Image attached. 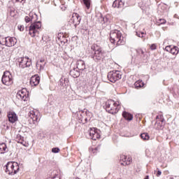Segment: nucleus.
I'll use <instances>...</instances> for the list:
<instances>
[{
    "label": "nucleus",
    "mask_w": 179,
    "mask_h": 179,
    "mask_svg": "<svg viewBox=\"0 0 179 179\" xmlns=\"http://www.w3.org/2000/svg\"><path fill=\"white\" fill-rule=\"evenodd\" d=\"M110 40L112 44H116V45H123V44H125L122 34L117 29L110 31Z\"/></svg>",
    "instance_id": "nucleus-1"
},
{
    "label": "nucleus",
    "mask_w": 179,
    "mask_h": 179,
    "mask_svg": "<svg viewBox=\"0 0 179 179\" xmlns=\"http://www.w3.org/2000/svg\"><path fill=\"white\" fill-rule=\"evenodd\" d=\"M106 110L109 114H117L120 111V103L113 100H108L106 103Z\"/></svg>",
    "instance_id": "nucleus-2"
},
{
    "label": "nucleus",
    "mask_w": 179,
    "mask_h": 179,
    "mask_svg": "<svg viewBox=\"0 0 179 179\" xmlns=\"http://www.w3.org/2000/svg\"><path fill=\"white\" fill-rule=\"evenodd\" d=\"M19 164L17 162H8L6 165V173L9 176H15L19 172Z\"/></svg>",
    "instance_id": "nucleus-3"
},
{
    "label": "nucleus",
    "mask_w": 179,
    "mask_h": 179,
    "mask_svg": "<svg viewBox=\"0 0 179 179\" xmlns=\"http://www.w3.org/2000/svg\"><path fill=\"white\" fill-rule=\"evenodd\" d=\"M92 50H93L94 53L92 55L91 57L95 61V62H99L103 59V50L101 48L97 45H94L92 46Z\"/></svg>",
    "instance_id": "nucleus-4"
},
{
    "label": "nucleus",
    "mask_w": 179,
    "mask_h": 179,
    "mask_svg": "<svg viewBox=\"0 0 179 179\" xmlns=\"http://www.w3.org/2000/svg\"><path fill=\"white\" fill-rule=\"evenodd\" d=\"M1 83L5 86H12L13 85V76L12 73L8 71H4L1 78Z\"/></svg>",
    "instance_id": "nucleus-5"
},
{
    "label": "nucleus",
    "mask_w": 179,
    "mask_h": 179,
    "mask_svg": "<svg viewBox=\"0 0 179 179\" xmlns=\"http://www.w3.org/2000/svg\"><path fill=\"white\" fill-rule=\"evenodd\" d=\"M40 29H41V22L38 21L31 24L29 29L31 36L36 37L38 34Z\"/></svg>",
    "instance_id": "nucleus-6"
},
{
    "label": "nucleus",
    "mask_w": 179,
    "mask_h": 179,
    "mask_svg": "<svg viewBox=\"0 0 179 179\" xmlns=\"http://www.w3.org/2000/svg\"><path fill=\"white\" fill-rule=\"evenodd\" d=\"M122 74L120 71L114 70L112 71H110L108 73V79L110 82L112 83H115L117 80H120L122 78Z\"/></svg>",
    "instance_id": "nucleus-7"
},
{
    "label": "nucleus",
    "mask_w": 179,
    "mask_h": 179,
    "mask_svg": "<svg viewBox=\"0 0 179 179\" xmlns=\"http://www.w3.org/2000/svg\"><path fill=\"white\" fill-rule=\"evenodd\" d=\"M17 43L15 38L13 37H6L0 38V44L1 45H6V47H13Z\"/></svg>",
    "instance_id": "nucleus-8"
},
{
    "label": "nucleus",
    "mask_w": 179,
    "mask_h": 179,
    "mask_svg": "<svg viewBox=\"0 0 179 179\" xmlns=\"http://www.w3.org/2000/svg\"><path fill=\"white\" fill-rule=\"evenodd\" d=\"M17 62L20 68L24 69V68H29L31 65V60L29 57H19Z\"/></svg>",
    "instance_id": "nucleus-9"
},
{
    "label": "nucleus",
    "mask_w": 179,
    "mask_h": 179,
    "mask_svg": "<svg viewBox=\"0 0 179 179\" xmlns=\"http://www.w3.org/2000/svg\"><path fill=\"white\" fill-rule=\"evenodd\" d=\"M17 97L19 100H22L23 101H27L29 100V92L26 88H23L17 93Z\"/></svg>",
    "instance_id": "nucleus-10"
},
{
    "label": "nucleus",
    "mask_w": 179,
    "mask_h": 179,
    "mask_svg": "<svg viewBox=\"0 0 179 179\" xmlns=\"http://www.w3.org/2000/svg\"><path fill=\"white\" fill-rule=\"evenodd\" d=\"M136 58L137 61H145L148 59V55L142 49H138L136 50Z\"/></svg>",
    "instance_id": "nucleus-11"
},
{
    "label": "nucleus",
    "mask_w": 179,
    "mask_h": 179,
    "mask_svg": "<svg viewBox=\"0 0 179 179\" xmlns=\"http://www.w3.org/2000/svg\"><path fill=\"white\" fill-rule=\"evenodd\" d=\"M28 115L33 120V122H37L40 120L41 118L40 113H38L37 110H30L28 113Z\"/></svg>",
    "instance_id": "nucleus-12"
},
{
    "label": "nucleus",
    "mask_w": 179,
    "mask_h": 179,
    "mask_svg": "<svg viewBox=\"0 0 179 179\" xmlns=\"http://www.w3.org/2000/svg\"><path fill=\"white\" fill-rule=\"evenodd\" d=\"M157 122L155 123V127L157 129H163V122H164V118L163 115H158L156 117Z\"/></svg>",
    "instance_id": "nucleus-13"
},
{
    "label": "nucleus",
    "mask_w": 179,
    "mask_h": 179,
    "mask_svg": "<svg viewBox=\"0 0 179 179\" xmlns=\"http://www.w3.org/2000/svg\"><path fill=\"white\" fill-rule=\"evenodd\" d=\"M8 121L11 122V124H15V122L17 120V115L15 112L10 111L8 113Z\"/></svg>",
    "instance_id": "nucleus-14"
},
{
    "label": "nucleus",
    "mask_w": 179,
    "mask_h": 179,
    "mask_svg": "<svg viewBox=\"0 0 179 179\" xmlns=\"http://www.w3.org/2000/svg\"><path fill=\"white\" fill-rule=\"evenodd\" d=\"M40 83V77L37 75L33 76L30 80L31 86H37Z\"/></svg>",
    "instance_id": "nucleus-15"
},
{
    "label": "nucleus",
    "mask_w": 179,
    "mask_h": 179,
    "mask_svg": "<svg viewBox=\"0 0 179 179\" xmlns=\"http://www.w3.org/2000/svg\"><path fill=\"white\" fill-rule=\"evenodd\" d=\"M76 65L78 71H85L86 69V64L83 60H78Z\"/></svg>",
    "instance_id": "nucleus-16"
},
{
    "label": "nucleus",
    "mask_w": 179,
    "mask_h": 179,
    "mask_svg": "<svg viewBox=\"0 0 179 179\" xmlns=\"http://www.w3.org/2000/svg\"><path fill=\"white\" fill-rule=\"evenodd\" d=\"M124 5V3L122 1V0H115L113 3V8H117V9H120L121 8H123Z\"/></svg>",
    "instance_id": "nucleus-17"
},
{
    "label": "nucleus",
    "mask_w": 179,
    "mask_h": 179,
    "mask_svg": "<svg viewBox=\"0 0 179 179\" xmlns=\"http://www.w3.org/2000/svg\"><path fill=\"white\" fill-rule=\"evenodd\" d=\"M70 75L73 78H78L80 75V73L79 72L78 69H73L70 71Z\"/></svg>",
    "instance_id": "nucleus-18"
},
{
    "label": "nucleus",
    "mask_w": 179,
    "mask_h": 179,
    "mask_svg": "<svg viewBox=\"0 0 179 179\" xmlns=\"http://www.w3.org/2000/svg\"><path fill=\"white\" fill-rule=\"evenodd\" d=\"M24 138L20 134H17L15 138L16 142L17 143H21L23 146H26V142L24 140Z\"/></svg>",
    "instance_id": "nucleus-19"
},
{
    "label": "nucleus",
    "mask_w": 179,
    "mask_h": 179,
    "mask_svg": "<svg viewBox=\"0 0 179 179\" xmlns=\"http://www.w3.org/2000/svg\"><path fill=\"white\" fill-rule=\"evenodd\" d=\"M122 117H124L127 121H132L134 116L126 111L122 113Z\"/></svg>",
    "instance_id": "nucleus-20"
},
{
    "label": "nucleus",
    "mask_w": 179,
    "mask_h": 179,
    "mask_svg": "<svg viewBox=\"0 0 179 179\" xmlns=\"http://www.w3.org/2000/svg\"><path fill=\"white\" fill-rule=\"evenodd\" d=\"M8 152V147L5 143L0 144V153L2 155Z\"/></svg>",
    "instance_id": "nucleus-21"
},
{
    "label": "nucleus",
    "mask_w": 179,
    "mask_h": 179,
    "mask_svg": "<svg viewBox=\"0 0 179 179\" xmlns=\"http://www.w3.org/2000/svg\"><path fill=\"white\" fill-rule=\"evenodd\" d=\"M120 160H121L122 162H123V163H122V162L120 163V164H122L123 166H125V164H126V165L129 164V162H131V159H129V162L127 161V156H125V155H122V156L120 157Z\"/></svg>",
    "instance_id": "nucleus-22"
},
{
    "label": "nucleus",
    "mask_w": 179,
    "mask_h": 179,
    "mask_svg": "<svg viewBox=\"0 0 179 179\" xmlns=\"http://www.w3.org/2000/svg\"><path fill=\"white\" fill-rule=\"evenodd\" d=\"M97 132H99V130L96 128H91L89 131L90 138H92Z\"/></svg>",
    "instance_id": "nucleus-23"
},
{
    "label": "nucleus",
    "mask_w": 179,
    "mask_h": 179,
    "mask_svg": "<svg viewBox=\"0 0 179 179\" xmlns=\"http://www.w3.org/2000/svg\"><path fill=\"white\" fill-rule=\"evenodd\" d=\"M60 86L65 87V86H68V79L66 78H61L60 80Z\"/></svg>",
    "instance_id": "nucleus-24"
},
{
    "label": "nucleus",
    "mask_w": 179,
    "mask_h": 179,
    "mask_svg": "<svg viewBox=\"0 0 179 179\" xmlns=\"http://www.w3.org/2000/svg\"><path fill=\"white\" fill-rule=\"evenodd\" d=\"M178 47L172 46V49L171 50V54H173V55H177V54H178Z\"/></svg>",
    "instance_id": "nucleus-25"
},
{
    "label": "nucleus",
    "mask_w": 179,
    "mask_h": 179,
    "mask_svg": "<svg viewBox=\"0 0 179 179\" xmlns=\"http://www.w3.org/2000/svg\"><path fill=\"white\" fill-rule=\"evenodd\" d=\"M141 139L143 141H149V134L148 133H143L141 134Z\"/></svg>",
    "instance_id": "nucleus-26"
},
{
    "label": "nucleus",
    "mask_w": 179,
    "mask_h": 179,
    "mask_svg": "<svg viewBox=\"0 0 179 179\" xmlns=\"http://www.w3.org/2000/svg\"><path fill=\"white\" fill-rule=\"evenodd\" d=\"M91 139H92V141L100 139V134H99V131H96V134H94V136L91 137Z\"/></svg>",
    "instance_id": "nucleus-27"
},
{
    "label": "nucleus",
    "mask_w": 179,
    "mask_h": 179,
    "mask_svg": "<svg viewBox=\"0 0 179 179\" xmlns=\"http://www.w3.org/2000/svg\"><path fill=\"white\" fill-rule=\"evenodd\" d=\"M87 9H90V0H83Z\"/></svg>",
    "instance_id": "nucleus-28"
},
{
    "label": "nucleus",
    "mask_w": 179,
    "mask_h": 179,
    "mask_svg": "<svg viewBox=\"0 0 179 179\" xmlns=\"http://www.w3.org/2000/svg\"><path fill=\"white\" fill-rule=\"evenodd\" d=\"M166 22V21L164 19H158L157 20V23L159 26H160V24H165Z\"/></svg>",
    "instance_id": "nucleus-29"
},
{
    "label": "nucleus",
    "mask_w": 179,
    "mask_h": 179,
    "mask_svg": "<svg viewBox=\"0 0 179 179\" xmlns=\"http://www.w3.org/2000/svg\"><path fill=\"white\" fill-rule=\"evenodd\" d=\"M135 85L136 86V87H143L144 84L142 81H137L136 82Z\"/></svg>",
    "instance_id": "nucleus-30"
},
{
    "label": "nucleus",
    "mask_w": 179,
    "mask_h": 179,
    "mask_svg": "<svg viewBox=\"0 0 179 179\" xmlns=\"http://www.w3.org/2000/svg\"><path fill=\"white\" fill-rule=\"evenodd\" d=\"M73 17H76V19H77L78 23H80V20H82V18L80 17V16L79 15V14H78V13L73 14Z\"/></svg>",
    "instance_id": "nucleus-31"
},
{
    "label": "nucleus",
    "mask_w": 179,
    "mask_h": 179,
    "mask_svg": "<svg viewBox=\"0 0 179 179\" xmlns=\"http://www.w3.org/2000/svg\"><path fill=\"white\" fill-rule=\"evenodd\" d=\"M36 68L38 69V71L44 69V66H43V65H41L40 63H36Z\"/></svg>",
    "instance_id": "nucleus-32"
},
{
    "label": "nucleus",
    "mask_w": 179,
    "mask_h": 179,
    "mask_svg": "<svg viewBox=\"0 0 179 179\" xmlns=\"http://www.w3.org/2000/svg\"><path fill=\"white\" fill-rule=\"evenodd\" d=\"M29 19H31V21L34 19V17H37V15L36 14H33V13H30L29 15Z\"/></svg>",
    "instance_id": "nucleus-33"
},
{
    "label": "nucleus",
    "mask_w": 179,
    "mask_h": 179,
    "mask_svg": "<svg viewBox=\"0 0 179 179\" xmlns=\"http://www.w3.org/2000/svg\"><path fill=\"white\" fill-rule=\"evenodd\" d=\"M52 153H59V148H53L52 149Z\"/></svg>",
    "instance_id": "nucleus-34"
},
{
    "label": "nucleus",
    "mask_w": 179,
    "mask_h": 179,
    "mask_svg": "<svg viewBox=\"0 0 179 179\" xmlns=\"http://www.w3.org/2000/svg\"><path fill=\"white\" fill-rule=\"evenodd\" d=\"M173 48V46L169 45L165 48V50L168 52H171V49Z\"/></svg>",
    "instance_id": "nucleus-35"
},
{
    "label": "nucleus",
    "mask_w": 179,
    "mask_h": 179,
    "mask_svg": "<svg viewBox=\"0 0 179 179\" xmlns=\"http://www.w3.org/2000/svg\"><path fill=\"white\" fill-rule=\"evenodd\" d=\"M144 34H145V33H143V32H136V36L138 37H141V38H143Z\"/></svg>",
    "instance_id": "nucleus-36"
},
{
    "label": "nucleus",
    "mask_w": 179,
    "mask_h": 179,
    "mask_svg": "<svg viewBox=\"0 0 179 179\" xmlns=\"http://www.w3.org/2000/svg\"><path fill=\"white\" fill-rule=\"evenodd\" d=\"M24 20H25L26 23H29V22H31V20L30 19L29 16H26L24 18Z\"/></svg>",
    "instance_id": "nucleus-37"
},
{
    "label": "nucleus",
    "mask_w": 179,
    "mask_h": 179,
    "mask_svg": "<svg viewBox=\"0 0 179 179\" xmlns=\"http://www.w3.org/2000/svg\"><path fill=\"white\" fill-rule=\"evenodd\" d=\"M18 29L20 30V31H23V30H24V26L18 25Z\"/></svg>",
    "instance_id": "nucleus-38"
},
{
    "label": "nucleus",
    "mask_w": 179,
    "mask_h": 179,
    "mask_svg": "<svg viewBox=\"0 0 179 179\" xmlns=\"http://www.w3.org/2000/svg\"><path fill=\"white\" fill-rule=\"evenodd\" d=\"M157 48V46L156 45V44H152L150 45V50H156Z\"/></svg>",
    "instance_id": "nucleus-39"
},
{
    "label": "nucleus",
    "mask_w": 179,
    "mask_h": 179,
    "mask_svg": "<svg viewBox=\"0 0 179 179\" xmlns=\"http://www.w3.org/2000/svg\"><path fill=\"white\" fill-rule=\"evenodd\" d=\"M103 23H108V17H104L103 18Z\"/></svg>",
    "instance_id": "nucleus-40"
},
{
    "label": "nucleus",
    "mask_w": 179,
    "mask_h": 179,
    "mask_svg": "<svg viewBox=\"0 0 179 179\" xmlns=\"http://www.w3.org/2000/svg\"><path fill=\"white\" fill-rule=\"evenodd\" d=\"M157 177L162 176V171H158L157 173Z\"/></svg>",
    "instance_id": "nucleus-41"
},
{
    "label": "nucleus",
    "mask_w": 179,
    "mask_h": 179,
    "mask_svg": "<svg viewBox=\"0 0 179 179\" xmlns=\"http://www.w3.org/2000/svg\"><path fill=\"white\" fill-rule=\"evenodd\" d=\"M17 169H16V166H14V168H13V171H16Z\"/></svg>",
    "instance_id": "nucleus-42"
},
{
    "label": "nucleus",
    "mask_w": 179,
    "mask_h": 179,
    "mask_svg": "<svg viewBox=\"0 0 179 179\" xmlns=\"http://www.w3.org/2000/svg\"><path fill=\"white\" fill-rule=\"evenodd\" d=\"M144 179H149V176H145Z\"/></svg>",
    "instance_id": "nucleus-43"
},
{
    "label": "nucleus",
    "mask_w": 179,
    "mask_h": 179,
    "mask_svg": "<svg viewBox=\"0 0 179 179\" xmlns=\"http://www.w3.org/2000/svg\"><path fill=\"white\" fill-rule=\"evenodd\" d=\"M40 62H44V59H41Z\"/></svg>",
    "instance_id": "nucleus-44"
},
{
    "label": "nucleus",
    "mask_w": 179,
    "mask_h": 179,
    "mask_svg": "<svg viewBox=\"0 0 179 179\" xmlns=\"http://www.w3.org/2000/svg\"><path fill=\"white\" fill-rule=\"evenodd\" d=\"M0 117H1V110H0Z\"/></svg>",
    "instance_id": "nucleus-45"
},
{
    "label": "nucleus",
    "mask_w": 179,
    "mask_h": 179,
    "mask_svg": "<svg viewBox=\"0 0 179 179\" xmlns=\"http://www.w3.org/2000/svg\"><path fill=\"white\" fill-rule=\"evenodd\" d=\"M7 128H9V127H8V126H7Z\"/></svg>",
    "instance_id": "nucleus-46"
}]
</instances>
